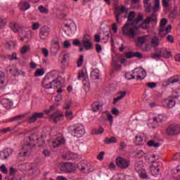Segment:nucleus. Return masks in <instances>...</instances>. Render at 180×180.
<instances>
[{
  "instance_id": "f257e3e1",
  "label": "nucleus",
  "mask_w": 180,
  "mask_h": 180,
  "mask_svg": "<svg viewBox=\"0 0 180 180\" xmlns=\"http://www.w3.org/2000/svg\"><path fill=\"white\" fill-rule=\"evenodd\" d=\"M35 140L39 141L38 143L39 147H44V144H46V136L42 135L40 139L37 138L34 135L25 137L22 146L24 155H26L27 153H31L34 147H36Z\"/></svg>"
},
{
  "instance_id": "f03ea898",
  "label": "nucleus",
  "mask_w": 180,
  "mask_h": 180,
  "mask_svg": "<svg viewBox=\"0 0 180 180\" xmlns=\"http://www.w3.org/2000/svg\"><path fill=\"white\" fill-rule=\"evenodd\" d=\"M68 133L74 137L80 138L85 134V129L82 125H72L69 127Z\"/></svg>"
},
{
  "instance_id": "7ed1b4c3",
  "label": "nucleus",
  "mask_w": 180,
  "mask_h": 180,
  "mask_svg": "<svg viewBox=\"0 0 180 180\" xmlns=\"http://www.w3.org/2000/svg\"><path fill=\"white\" fill-rule=\"evenodd\" d=\"M135 43V46L141 51H148L149 45L147 44V38L145 36L136 37Z\"/></svg>"
},
{
  "instance_id": "20e7f679",
  "label": "nucleus",
  "mask_w": 180,
  "mask_h": 180,
  "mask_svg": "<svg viewBox=\"0 0 180 180\" xmlns=\"http://www.w3.org/2000/svg\"><path fill=\"white\" fill-rule=\"evenodd\" d=\"M77 168L80 171L81 174H89V172H94V167H92L90 163L84 160H82L78 163Z\"/></svg>"
},
{
  "instance_id": "39448f33",
  "label": "nucleus",
  "mask_w": 180,
  "mask_h": 180,
  "mask_svg": "<svg viewBox=\"0 0 180 180\" xmlns=\"http://www.w3.org/2000/svg\"><path fill=\"white\" fill-rule=\"evenodd\" d=\"M122 34L127 36L131 39H134L137 34V32H136L134 28L130 27V23L127 22L122 27Z\"/></svg>"
},
{
  "instance_id": "423d86ee",
  "label": "nucleus",
  "mask_w": 180,
  "mask_h": 180,
  "mask_svg": "<svg viewBox=\"0 0 180 180\" xmlns=\"http://www.w3.org/2000/svg\"><path fill=\"white\" fill-rule=\"evenodd\" d=\"M82 46L85 50H92L94 49V44L91 41V36L88 34L84 35L82 40Z\"/></svg>"
},
{
  "instance_id": "0eeeda50",
  "label": "nucleus",
  "mask_w": 180,
  "mask_h": 180,
  "mask_svg": "<svg viewBox=\"0 0 180 180\" xmlns=\"http://www.w3.org/2000/svg\"><path fill=\"white\" fill-rule=\"evenodd\" d=\"M115 161L116 165L122 169H126V168H129V165H130V160L122 157H117Z\"/></svg>"
},
{
  "instance_id": "6e6552de",
  "label": "nucleus",
  "mask_w": 180,
  "mask_h": 180,
  "mask_svg": "<svg viewBox=\"0 0 180 180\" xmlns=\"http://www.w3.org/2000/svg\"><path fill=\"white\" fill-rule=\"evenodd\" d=\"M51 75H46L42 82V86L44 89H53V82L51 79Z\"/></svg>"
},
{
  "instance_id": "1a4fd4ad",
  "label": "nucleus",
  "mask_w": 180,
  "mask_h": 180,
  "mask_svg": "<svg viewBox=\"0 0 180 180\" xmlns=\"http://www.w3.org/2000/svg\"><path fill=\"white\" fill-rule=\"evenodd\" d=\"M180 127L179 125H169L167 129V134L168 136H175L179 134Z\"/></svg>"
},
{
  "instance_id": "9d476101",
  "label": "nucleus",
  "mask_w": 180,
  "mask_h": 180,
  "mask_svg": "<svg viewBox=\"0 0 180 180\" xmlns=\"http://www.w3.org/2000/svg\"><path fill=\"white\" fill-rule=\"evenodd\" d=\"M60 171L63 172H74V166L70 162H63L60 164Z\"/></svg>"
},
{
  "instance_id": "9b49d317",
  "label": "nucleus",
  "mask_w": 180,
  "mask_h": 180,
  "mask_svg": "<svg viewBox=\"0 0 180 180\" xmlns=\"http://www.w3.org/2000/svg\"><path fill=\"white\" fill-rule=\"evenodd\" d=\"M143 20V15H141V13H139L138 16L136 18H135L131 22V25L134 27V29H140L143 27V25H146L145 23L140 24L138 27H136L140 22Z\"/></svg>"
},
{
  "instance_id": "f8f14e48",
  "label": "nucleus",
  "mask_w": 180,
  "mask_h": 180,
  "mask_svg": "<svg viewBox=\"0 0 180 180\" xmlns=\"http://www.w3.org/2000/svg\"><path fill=\"white\" fill-rule=\"evenodd\" d=\"M50 32L51 30H50V27L47 26L42 27L39 30V37L42 40H44L49 37V34H50Z\"/></svg>"
},
{
  "instance_id": "ddd939ff",
  "label": "nucleus",
  "mask_w": 180,
  "mask_h": 180,
  "mask_svg": "<svg viewBox=\"0 0 180 180\" xmlns=\"http://www.w3.org/2000/svg\"><path fill=\"white\" fill-rule=\"evenodd\" d=\"M18 34L20 37L21 41H25V43H29V34H27V31H26V29H25V27L20 28Z\"/></svg>"
},
{
  "instance_id": "4468645a",
  "label": "nucleus",
  "mask_w": 180,
  "mask_h": 180,
  "mask_svg": "<svg viewBox=\"0 0 180 180\" xmlns=\"http://www.w3.org/2000/svg\"><path fill=\"white\" fill-rule=\"evenodd\" d=\"M175 98L172 97H169L168 98L163 101V106L167 108V109H171L175 106L176 104Z\"/></svg>"
},
{
  "instance_id": "2eb2a0df",
  "label": "nucleus",
  "mask_w": 180,
  "mask_h": 180,
  "mask_svg": "<svg viewBox=\"0 0 180 180\" xmlns=\"http://www.w3.org/2000/svg\"><path fill=\"white\" fill-rule=\"evenodd\" d=\"M44 117V113L43 112H35L29 118V123H34L37 119H41Z\"/></svg>"
},
{
  "instance_id": "dca6fc26",
  "label": "nucleus",
  "mask_w": 180,
  "mask_h": 180,
  "mask_svg": "<svg viewBox=\"0 0 180 180\" xmlns=\"http://www.w3.org/2000/svg\"><path fill=\"white\" fill-rule=\"evenodd\" d=\"M126 58H133V57H137V58H143V54L141 53L137 52H128L124 53Z\"/></svg>"
},
{
  "instance_id": "f3484780",
  "label": "nucleus",
  "mask_w": 180,
  "mask_h": 180,
  "mask_svg": "<svg viewBox=\"0 0 180 180\" xmlns=\"http://www.w3.org/2000/svg\"><path fill=\"white\" fill-rule=\"evenodd\" d=\"M93 112H99V110H102L103 108V103H101L99 101H95L91 105Z\"/></svg>"
},
{
  "instance_id": "a211bd4d",
  "label": "nucleus",
  "mask_w": 180,
  "mask_h": 180,
  "mask_svg": "<svg viewBox=\"0 0 180 180\" xmlns=\"http://www.w3.org/2000/svg\"><path fill=\"white\" fill-rule=\"evenodd\" d=\"M62 144H65V139L63 137H58L55 141H52V147H60Z\"/></svg>"
},
{
  "instance_id": "6ab92c4d",
  "label": "nucleus",
  "mask_w": 180,
  "mask_h": 180,
  "mask_svg": "<svg viewBox=\"0 0 180 180\" xmlns=\"http://www.w3.org/2000/svg\"><path fill=\"white\" fill-rule=\"evenodd\" d=\"M12 154V149L6 148V150L0 152V157L1 160H7L8 157H9Z\"/></svg>"
},
{
  "instance_id": "aec40b11",
  "label": "nucleus",
  "mask_w": 180,
  "mask_h": 180,
  "mask_svg": "<svg viewBox=\"0 0 180 180\" xmlns=\"http://www.w3.org/2000/svg\"><path fill=\"white\" fill-rule=\"evenodd\" d=\"M1 104L3 105L4 108L8 109V110H11V108L13 105V102H12L9 98H4L1 101Z\"/></svg>"
},
{
  "instance_id": "412c9836",
  "label": "nucleus",
  "mask_w": 180,
  "mask_h": 180,
  "mask_svg": "<svg viewBox=\"0 0 180 180\" xmlns=\"http://www.w3.org/2000/svg\"><path fill=\"white\" fill-rule=\"evenodd\" d=\"M151 22H153L154 23L157 22V15L156 14L153 15V13L150 16H148L146 19L143 20V23H145L146 25H150Z\"/></svg>"
},
{
  "instance_id": "4be33fe9",
  "label": "nucleus",
  "mask_w": 180,
  "mask_h": 180,
  "mask_svg": "<svg viewBox=\"0 0 180 180\" xmlns=\"http://www.w3.org/2000/svg\"><path fill=\"white\" fill-rule=\"evenodd\" d=\"M64 117V115L58 113V112H54L51 115V119L53 120V123H57L58 122H60L61 119Z\"/></svg>"
},
{
  "instance_id": "5701e85b",
  "label": "nucleus",
  "mask_w": 180,
  "mask_h": 180,
  "mask_svg": "<svg viewBox=\"0 0 180 180\" xmlns=\"http://www.w3.org/2000/svg\"><path fill=\"white\" fill-rule=\"evenodd\" d=\"M11 29L14 32V33H18V32H20V29H23V27H20V25L16 22H11Z\"/></svg>"
},
{
  "instance_id": "b1692460",
  "label": "nucleus",
  "mask_w": 180,
  "mask_h": 180,
  "mask_svg": "<svg viewBox=\"0 0 180 180\" xmlns=\"http://www.w3.org/2000/svg\"><path fill=\"white\" fill-rule=\"evenodd\" d=\"M135 170L138 173L144 170L143 169V161L139 160L135 162Z\"/></svg>"
},
{
  "instance_id": "393cba45",
  "label": "nucleus",
  "mask_w": 180,
  "mask_h": 180,
  "mask_svg": "<svg viewBox=\"0 0 180 180\" xmlns=\"http://www.w3.org/2000/svg\"><path fill=\"white\" fill-rule=\"evenodd\" d=\"M160 54L163 58H169L171 57V53L168 51L167 49H160Z\"/></svg>"
},
{
  "instance_id": "a878e982",
  "label": "nucleus",
  "mask_w": 180,
  "mask_h": 180,
  "mask_svg": "<svg viewBox=\"0 0 180 180\" xmlns=\"http://www.w3.org/2000/svg\"><path fill=\"white\" fill-rule=\"evenodd\" d=\"M112 70L114 71H120L122 70V65H119V60L112 61Z\"/></svg>"
},
{
  "instance_id": "bb28decb",
  "label": "nucleus",
  "mask_w": 180,
  "mask_h": 180,
  "mask_svg": "<svg viewBox=\"0 0 180 180\" xmlns=\"http://www.w3.org/2000/svg\"><path fill=\"white\" fill-rule=\"evenodd\" d=\"M60 50V46H55V45H52V46L51 47V56H57V54L58 53V51Z\"/></svg>"
},
{
  "instance_id": "cd10ccee",
  "label": "nucleus",
  "mask_w": 180,
  "mask_h": 180,
  "mask_svg": "<svg viewBox=\"0 0 180 180\" xmlns=\"http://www.w3.org/2000/svg\"><path fill=\"white\" fill-rule=\"evenodd\" d=\"M150 172L153 176H155V175L160 174V168L155 167L154 164H152V166L150 167Z\"/></svg>"
},
{
  "instance_id": "c85d7f7f",
  "label": "nucleus",
  "mask_w": 180,
  "mask_h": 180,
  "mask_svg": "<svg viewBox=\"0 0 180 180\" xmlns=\"http://www.w3.org/2000/svg\"><path fill=\"white\" fill-rule=\"evenodd\" d=\"M92 79H99V70L95 69L91 72Z\"/></svg>"
},
{
  "instance_id": "c756f323",
  "label": "nucleus",
  "mask_w": 180,
  "mask_h": 180,
  "mask_svg": "<svg viewBox=\"0 0 180 180\" xmlns=\"http://www.w3.org/2000/svg\"><path fill=\"white\" fill-rule=\"evenodd\" d=\"M83 84L86 92H89V91L91 89V84L89 82V80H88V79H84L83 80Z\"/></svg>"
},
{
  "instance_id": "7c9ffc66",
  "label": "nucleus",
  "mask_w": 180,
  "mask_h": 180,
  "mask_svg": "<svg viewBox=\"0 0 180 180\" xmlns=\"http://www.w3.org/2000/svg\"><path fill=\"white\" fill-rule=\"evenodd\" d=\"M105 144H111L112 143H117L116 137L112 136L110 138H106L104 141Z\"/></svg>"
},
{
  "instance_id": "2f4dec72",
  "label": "nucleus",
  "mask_w": 180,
  "mask_h": 180,
  "mask_svg": "<svg viewBox=\"0 0 180 180\" xmlns=\"http://www.w3.org/2000/svg\"><path fill=\"white\" fill-rule=\"evenodd\" d=\"M160 8V0L155 1V6L153 7V15H155L156 12H158V8Z\"/></svg>"
},
{
  "instance_id": "473e14b6",
  "label": "nucleus",
  "mask_w": 180,
  "mask_h": 180,
  "mask_svg": "<svg viewBox=\"0 0 180 180\" xmlns=\"http://www.w3.org/2000/svg\"><path fill=\"white\" fill-rule=\"evenodd\" d=\"M8 70L13 75H20V73L19 72V69H18L16 66H13Z\"/></svg>"
},
{
  "instance_id": "72a5a7b5",
  "label": "nucleus",
  "mask_w": 180,
  "mask_h": 180,
  "mask_svg": "<svg viewBox=\"0 0 180 180\" xmlns=\"http://www.w3.org/2000/svg\"><path fill=\"white\" fill-rule=\"evenodd\" d=\"M46 73V70L44 68L37 69L34 72V77H41Z\"/></svg>"
},
{
  "instance_id": "f704fd0d",
  "label": "nucleus",
  "mask_w": 180,
  "mask_h": 180,
  "mask_svg": "<svg viewBox=\"0 0 180 180\" xmlns=\"http://www.w3.org/2000/svg\"><path fill=\"white\" fill-rule=\"evenodd\" d=\"M148 146L149 147H155V148H158V147L161 146V143L158 142H155V141L150 140L148 142Z\"/></svg>"
},
{
  "instance_id": "c9c22d12",
  "label": "nucleus",
  "mask_w": 180,
  "mask_h": 180,
  "mask_svg": "<svg viewBox=\"0 0 180 180\" xmlns=\"http://www.w3.org/2000/svg\"><path fill=\"white\" fill-rule=\"evenodd\" d=\"M52 84H53V88L57 89L61 87V81L58 78L52 80Z\"/></svg>"
},
{
  "instance_id": "e433bc0d",
  "label": "nucleus",
  "mask_w": 180,
  "mask_h": 180,
  "mask_svg": "<svg viewBox=\"0 0 180 180\" xmlns=\"http://www.w3.org/2000/svg\"><path fill=\"white\" fill-rule=\"evenodd\" d=\"M178 16H180V13H178V11H176V10L171 11L169 14V17L172 19H175L176 18H178Z\"/></svg>"
},
{
  "instance_id": "4c0bfd02",
  "label": "nucleus",
  "mask_w": 180,
  "mask_h": 180,
  "mask_svg": "<svg viewBox=\"0 0 180 180\" xmlns=\"http://www.w3.org/2000/svg\"><path fill=\"white\" fill-rule=\"evenodd\" d=\"M23 117H25V115H19L15 117H11L9 120V122H16L18 120H21L22 119H23Z\"/></svg>"
},
{
  "instance_id": "58836bf2",
  "label": "nucleus",
  "mask_w": 180,
  "mask_h": 180,
  "mask_svg": "<svg viewBox=\"0 0 180 180\" xmlns=\"http://www.w3.org/2000/svg\"><path fill=\"white\" fill-rule=\"evenodd\" d=\"M5 82V73L3 72H0V89L2 88V85H4Z\"/></svg>"
},
{
  "instance_id": "ea45409f",
  "label": "nucleus",
  "mask_w": 180,
  "mask_h": 180,
  "mask_svg": "<svg viewBox=\"0 0 180 180\" xmlns=\"http://www.w3.org/2000/svg\"><path fill=\"white\" fill-rule=\"evenodd\" d=\"M103 115H105L108 117V120H109L110 123H113V116L109 111H105L103 113Z\"/></svg>"
},
{
  "instance_id": "a19ab883",
  "label": "nucleus",
  "mask_w": 180,
  "mask_h": 180,
  "mask_svg": "<svg viewBox=\"0 0 180 180\" xmlns=\"http://www.w3.org/2000/svg\"><path fill=\"white\" fill-rule=\"evenodd\" d=\"M30 46L29 45L24 46L21 48L20 53L21 54H26V53H27V51H30Z\"/></svg>"
},
{
  "instance_id": "79ce46f5",
  "label": "nucleus",
  "mask_w": 180,
  "mask_h": 180,
  "mask_svg": "<svg viewBox=\"0 0 180 180\" xmlns=\"http://www.w3.org/2000/svg\"><path fill=\"white\" fill-rule=\"evenodd\" d=\"M151 44L152 46H153V47H157L158 44H160V41L158 40V38H157V37H154L152 39Z\"/></svg>"
},
{
  "instance_id": "37998d69",
  "label": "nucleus",
  "mask_w": 180,
  "mask_h": 180,
  "mask_svg": "<svg viewBox=\"0 0 180 180\" xmlns=\"http://www.w3.org/2000/svg\"><path fill=\"white\" fill-rule=\"evenodd\" d=\"M134 18H136V12L134 11H131L129 12V15H128V21L129 22H133V19H134Z\"/></svg>"
},
{
  "instance_id": "c03bdc74",
  "label": "nucleus",
  "mask_w": 180,
  "mask_h": 180,
  "mask_svg": "<svg viewBox=\"0 0 180 180\" xmlns=\"http://www.w3.org/2000/svg\"><path fill=\"white\" fill-rule=\"evenodd\" d=\"M104 129L102 128V127H100L98 129H94L93 132L91 134H102L103 133Z\"/></svg>"
},
{
  "instance_id": "a18cd8bd",
  "label": "nucleus",
  "mask_w": 180,
  "mask_h": 180,
  "mask_svg": "<svg viewBox=\"0 0 180 180\" xmlns=\"http://www.w3.org/2000/svg\"><path fill=\"white\" fill-rule=\"evenodd\" d=\"M120 15H121V13L119 11V10H116L115 11V16L117 23H122V22L120 21Z\"/></svg>"
},
{
  "instance_id": "49530a36",
  "label": "nucleus",
  "mask_w": 180,
  "mask_h": 180,
  "mask_svg": "<svg viewBox=\"0 0 180 180\" xmlns=\"http://www.w3.org/2000/svg\"><path fill=\"white\" fill-rule=\"evenodd\" d=\"M125 78L128 80L134 79L136 78V75H134V73L131 74L130 72H127L125 73Z\"/></svg>"
},
{
  "instance_id": "de8ad7c7",
  "label": "nucleus",
  "mask_w": 180,
  "mask_h": 180,
  "mask_svg": "<svg viewBox=\"0 0 180 180\" xmlns=\"http://www.w3.org/2000/svg\"><path fill=\"white\" fill-rule=\"evenodd\" d=\"M139 176L142 179H147V178H148V175H147V173L146 172V170H142L140 172H139Z\"/></svg>"
},
{
  "instance_id": "09e8293b",
  "label": "nucleus",
  "mask_w": 180,
  "mask_h": 180,
  "mask_svg": "<svg viewBox=\"0 0 180 180\" xmlns=\"http://www.w3.org/2000/svg\"><path fill=\"white\" fill-rule=\"evenodd\" d=\"M65 117H66V119H68V120H72V117H73L72 112L66 111L65 113Z\"/></svg>"
},
{
  "instance_id": "8fccbe9b",
  "label": "nucleus",
  "mask_w": 180,
  "mask_h": 180,
  "mask_svg": "<svg viewBox=\"0 0 180 180\" xmlns=\"http://www.w3.org/2000/svg\"><path fill=\"white\" fill-rule=\"evenodd\" d=\"M84 63V56L80 55L79 58L77 62V67H82V63Z\"/></svg>"
},
{
  "instance_id": "3c124183",
  "label": "nucleus",
  "mask_w": 180,
  "mask_h": 180,
  "mask_svg": "<svg viewBox=\"0 0 180 180\" xmlns=\"http://www.w3.org/2000/svg\"><path fill=\"white\" fill-rule=\"evenodd\" d=\"M30 8V4L29 2L25 1L23 3L22 6V10L25 12V11H27Z\"/></svg>"
},
{
  "instance_id": "603ef678",
  "label": "nucleus",
  "mask_w": 180,
  "mask_h": 180,
  "mask_svg": "<svg viewBox=\"0 0 180 180\" xmlns=\"http://www.w3.org/2000/svg\"><path fill=\"white\" fill-rule=\"evenodd\" d=\"M16 172H18V169L11 167L8 176H15V174H16Z\"/></svg>"
},
{
  "instance_id": "864d4df0",
  "label": "nucleus",
  "mask_w": 180,
  "mask_h": 180,
  "mask_svg": "<svg viewBox=\"0 0 180 180\" xmlns=\"http://www.w3.org/2000/svg\"><path fill=\"white\" fill-rule=\"evenodd\" d=\"M39 11L41 12V13H49V10L43 6H39L38 7Z\"/></svg>"
},
{
  "instance_id": "5fc2aeb1",
  "label": "nucleus",
  "mask_w": 180,
  "mask_h": 180,
  "mask_svg": "<svg viewBox=\"0 0 180 180\" xmlns=\"http://www.w3.org/2000/svg\"><path fill=\"white\" fill-rule=\"evenodd\" d=\"M8 180H23L24 179H22L20 176H8Z\"/></svg>"
},
{
  "instance_id": "6e6d98bb",
  "label": "nucleus",
  "mask_w": 180,
  "mask_h": 180,
  "mask_svg": "<svg viewBox=\"0 0 180 180\" xmlns=\"http://www.w3.org/2000/svg\"><path fill=\"white\" fill-rule=\"evenodd\" d=\"M143 4L145 5L146 12L150 13V12H151V4H149L148 2V3H143Z\"/></svg>"
},
{
  "instance_id": "4d7b16f0",
  "label": "nucleus",
  "mask_w": 180,
  "mask_h": 180,
  "mask_svg": "<svg viewBox=\"0 0 180 180\" xmlns=\"http://www.w3.org/2000/svg\"><path fill=\"white\" fill-rule=\"evenodd\" d=\"M72 44L74 46H77V47H81V46H82V43H81V41H79V39H74Z\"/></svg>"
},
{
  "instance_id": "13d9d810",
  "label": "nucleus",
  "mask_w": 180,
  "mask_h": 180,
  "mask_svg": "<svg viewBox=\"0 0 180 180\" xmlns=\"http://www.w3.org/2000/svg\"><path fill=\"white\" fill-rule=\"evenodd\" d=\"M143 141V137H141V136H136L135 137V143L136 144H140V143H142Z\"/></svg>"
},
{
  "instance_id": "bf43d9fd",
  "label": "nucleus",
  "mask_w": 180,
  "mask_h": 180,
  "mask_svg": "<svg viewBox=\"0 0 180 180\" xmlns=\"http://www.w3.org/2000/svg\"><path fill=\"white\" fill-rule=\"evenodd\" d=\"M0 170L3 174H8V169L6 168V166L5 165H1L0 167Z\"/></svg>"
},
{
  "instance_id": "052dcab7",
  "label": "nucleus",
  "mask_w": 180,
  "mask_h": 180,
  "mask_svg": "<svg viewBox=\"0 0 180 180\" xmlns=\"http://www.w3.org/2000/svg\"><path fill=\"white\" fill-rule=\"evenodd\" d=\"M161 56V51H159L158 53H155L152 54V58H160Z\"/></svg>"
},
{
  "instance_id": "680f3d73",
  "label": "nucleus",
  "mask_w": 180,
  "mask_h": 180,
  "mask_svg": "<svg viewBox=\"0 0 180 180\" xmlns=\"http://www.w3.org/2000/svg\"><path fill=\"white\" fill-rule=\"evenodd\" d=\"M146 86L153 89V88H155V86H157V84L154 82H149L146 84Z\"/></svg>"
},
{
  "instance_id": "e2e57ef3",
  "label": "nucleus",
  "mask_w": 180,
  "mask_h": 180,
  "mask_svg": "<svg viewBox=\"0 0 180 180\" xmlns=\"http://www.w3.org/2000/svg\"><path fill=\"white\" fill-rule=\"evenodd\" d=\"M105 155V152L101 151L98 153V155H97V159L99 160L100 161L103 160V157Z\"/></svg>"
},
{
  "instance_id": "0e129e2a",
  "label": "nucleus",
  "mask_w": 180,
  "mask_h": 180,
  "mask_svg": "<svg viewBox=\"0 0 180 180\" xmlns=\"http://www.w3.org/2000/svg\"><path fill=\"white\" fill-rule=\"evenodd\" d=\"M12 46H15V42L12 41H9L8 42H7L6 47L8 49V50H11V49H12Z\"/></svg>"
},
{
  "instance_id": "69168bd1",
  "label": "nucleus",
  "mask_w": 180,
  "mask_h": 180,
  "mask_svg": "<svg viewBox=\"0 0 180 180\" xmlns=\"http://www.w3.org/2000/svg\"><path fill=\"white\" fill-rule=\"evenodd\" d=\"M8 59L12 61L13 60H18V54L16 53H13L11 56Z\"/></svg>"
},
{
  "instance_id": "338daca9",
  "label": "nucleus",
  "mask_w": 180,
  "mask_h": 180,
  "mask_svg": "<svg viewBox=\"0 0 180 180\" xmlns=\"http://www.w3.org/2000/svg\"><path fill=\"white\" fill-rule=\"evenodd\" d=\"M168 81L169 84H175L176 82H179V79H174L171 77Z\"/></svg>"
},
{
  "instance_id": "774afa93",
  "label": "nucleus",
  "mask_w": 180,
  "mask_h": 180,
  "mask_svg": "<svg viewBox=\"0 0 180 180\" xmlns=\"http://www.w3.org/2000/svg\"><path fill=\"white\" fill-rule=\"evenodd\" d=\"M42 53L44 54V57H49V50L46 48L41 49Z\"/></svg>"
}]
</instances>
